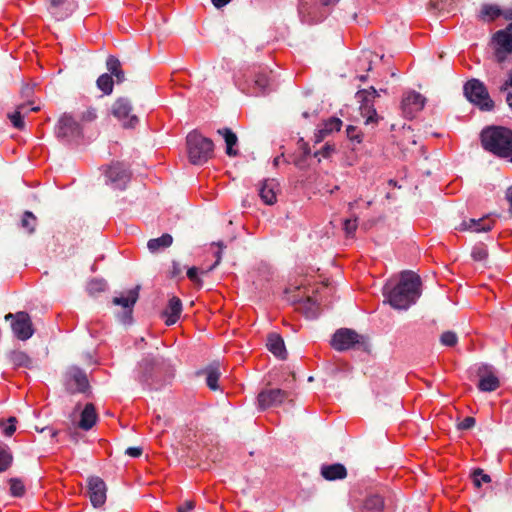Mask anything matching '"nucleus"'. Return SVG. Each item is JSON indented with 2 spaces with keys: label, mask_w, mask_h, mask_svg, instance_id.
I'll return each mask as SVG.
<instances>
[{
  "label": "nucleus",
  "mask_w": 512,
  "mask_h": 512,
  "mask_svg": "<svg viewBox=\"0 0 512 512\" xmlns=\"http://www.w3.org/2000/svg\"><path fill=\"white\" fill-rule=\"evenodd\" d=\"M420 277L412 271L401 273L399 283L388 292L389 304L399 310L409 308L420 297Z\"/></svg>",
  "instance_id": "1"
},
{
  "label": "nucleus",
  "mask_w": 512,
  "mask_h": 512,
  "mask_svg": "<svg viewBox=\"0 0 512 512\" xmlns=\"http://www.w3.org/2000/svg\"><path fill=\"white\" fill-rule=\"evenodd\" d=\"M481 142L485 150L512 162V130L504 127L485 129L481 133Z\"/></svg>",
  "instance_id": "2"
},
{
  "label": "nucleus",
  "mask_w": 512,
  "mask_h": 512,
  "mask_svg": "<svg viewBox=\"0 0 512 512\" xmlns=\"http://www.w3.org/2000/svg\"><path fill=\"white\" fill-rule=\"evenodd\" d=\"M187 153L190 163L203 165L212 158L214 143L211 139L193 131L186 138Z\"/></svg>",
  "instance_id": "3"
},
{
  "label": "nucleus",
  "mask_w": 512,
  "mask_h": 512,
  "mask_svg": "<svg viewBox=\"0 0 512 512\" xmlns=\"http://www.w3.org/2000/svg\"><path fill=\"white\" fill-rule=\"evenodd\" d=\"M464 95L482 111H491L494 108V102L490 98L487 88L478 79H471L466 82L464 85Z\"/></svg>",
  "instance_id": "4"
},
{
  "label": "nucleus",
  "mask_w": 512,
  "mask_h": 512,
  "mask_svg": "<svg viewBox=\"0 0 512 512\" xmlns=\"http://www.w3.org/2000/svg\"><path fill=\"white\" fill-rule=\"evenodd\" d=\"M355 96L360 103V113L365 118V124H377L379 117L374 108V101L380 96L379 91L371 86L368 89L359 90Z\"/></svg>",
  "instance_id": "5"
},
{
  "label": "nucleus",
  "mask_w": 512,
  "mask_h": 512,
  "mask_svg": "<svg viewBox=\"0 0 512 512\" xmlns=\"http://www.w3.org/2000/svg\"><path fill=\"white\" fill-rule=\"evenodd\" d=\"M5 320L10 321L14 336L21 341L30 339L35 332L31 317L27 312L8 313Z\"/></svg>",
  "instance_id": "6"
},
{
  "label": "nucleus",
  "mask_w": 512,
  "mask_h": 512,
  "mask_svg": "<svg viewBox=\"0 0 512 512\" xmlns=\"http://www.w3.org/2000/svg\"><path fill=\"white\" fill-rule=\"evenodd\" d=\"M132 110L131 101L126 97L118 98L111 106V114L122 123L124 128H134L139 121Z\"/></svg>",
  "instance_id": "7"
},
{
  "label": "nucleus",
  "mask_w": 512,
  "mask_h": 512,
  "mask_svg": "<svg viewBox=\"0 0 512 512\" xmlns=\"http://www.w3.org/2000/svg\"><path fill=\"white\" fill-rule=\"evenodd\" d=\"M492 43L497 61H505L507 56L512 53V29L509 28V24L505 29L494 33Z\"/></svg>",
  "instance_id": "8"
},
{
  "label": "nucleus",
  "mask_w": 512,
  "mask_h": 512,
  "mask_svg": "<svg viewBox=\"0 0 512 512\" xmlns=\"http://www.w3.org/2000/svg\"><path fill=\"white\" fill-rule=\"evenodd\" d=\"M362 337L354 330L348 328L338 329L332 339L331 346L337 351L354 348L361 342Z\"/></svg>",
  "instance_id": "9"
},
{
  "label": "nucleus",
  "mask_w": 512,
  "mask_h": 512,
  "mask_svg": "<svg viewBox=\"0 0 512 512\" xmlns=\"http://www.w3.org/2000/svg\"><path fill=\"white\" fill-rule=\"evenodd\" d=\"M56 134L58 138L71 141L82 135V129L72 115L64 113L58 120Z\"/></svg>",
  "instance_id": "10"
},
{
  "label": "nucleus",
  "mask_w": 512,
  "mask_h": 512,
  "mask_svg": "<svg viewBox=\"0 0 512 512\" xmlns=\"http://www.w3.org/2000/svg\"><path fill=\"white\" fill-rule=\"evenodd\" d=\"M65 385L71 393H84L89 388L86 374L77 367H70L65 373Z\"/></svg>",
  "instance_id": "11"
},
{
  "label": "nucleus",
  "mask_w": 512,
  "mask_h": 512,
  "mask_svg": "<svg viewBox=\"0 0 512 512\" xmlns=\"http://www.w3.org/2000/svg\"><path fill=\"white\" fill-rule=\"evenodd\" d=\"M106 177L114 188L124 189L130 180V172L123 163L116 162L107 169Z\"/></svg>",
  "instance_id": "12"
},
{
  "label": "nucleus",
  "mask_w": 512,
  "mask_h": 512,
  "mask_svg": "<svg viewBox=\"0 0 512 512\" xmlns=\"http://www.w3.org/2000/svg\"><path fill=\"white\" fill-rule=\"evenodd\" d=\"M289 394L281 389H267L258 394L257 403L261 410L282 404Z\"/></svg>",
  "instance_id": "13"
},
{
  "label": "nucleus",
  "mask_w": 512,
  "mask_h": 512,
  "mask_svg": "<svg viewBox=\"0 0 512 512\" xmlns=\"http://www.w3.org/2000/svg\"><path fill=\"white\" fill-rule=\"evenodd\" d=\"M140 286H136L133 289L128 290L125 294L114 297L112 303L116 306H121L124 309L123 321H130L133 307L139 298Z\"/></svg>",
  "instance_id": "14"
},
{
  "label": "nucleus",
  "mask_w": 512,
  "mask_h": 512,
  "mask_svg": "<svg viewBox=\"0 0 512 512\" xmlns=\"http://www.w3.org/2000/svg\"><path fill=\"white\" fill-rule=\"evenodd\" d=\"M107 487L105 482L97 476L88 479V494L95 508L101 507L106 501Z\"/></svg>",
  "instance_id": "15"
},
{
  "label": "nucleus",
  "mask_w": 512,
  "mask_h": 512,
  "mask_svg": "<svg viewBox=\"0 0 512 512\" xmlns=\"http://www.w3.org/2000/svg\"><path fill=\"white\" fill-rule=\"evenodd\" d=\"M425 105V98L415 91L407 93L401 102V109L403 114L412 118L414 115L423 109Z\"/></svg>",
  "instance_id": "16"
},
{
  "label": "nucleus",
  "mask_w": 512,
  "mask_h": 512,
  "mask_svg": "<svg viewBox=\"0 0 512 512\" xmlns=\"http://www.w3.org/2000/svg\"><path fill=\"white\" fill-rule=\"evenodd\" d=\"M494 221L491 220L488 216L482 217L480 219H469L463 221L460 226V231H471V232H487L490 231L493 227Z\"/></svg>",
  "instance_id": "17"
},
{
  "label": "nucleus",
  "mask_w": 512,
  "mask_h": 512,
  "mask_svg": "<svg viewBox=\"0 0 512 512\" xmlns=\"http://www.w3.org/2000/svg\"><path fill=\"white\" fill-rule=\"evenodd\" d=\"M278 191V182L275 179H267L263 181L259 188V196L265 204L273 205L277 201Z\"/></svg>",
  "instance_id": "18"
},
{
  "label": "nucleus",
  "mask_w": 512,
  "mask_h": 512,
  "mask_svg": "<svg viewBox=\"0 0 512 512\" xmlns=\"http://www.w3.org/2000/svg\"><path fill=\"white\" fill-rule=\"evenodd\" d=\"M182 313V302L178 297L173 296L170 298L166 309L162 312V317L165 319V324L170 326L175 324Z\"/></svg>",
  "instance_id": "19"
},
{
  "label": "nucleus",
  "mask_w": 512,
  "mask_h": 512,
  "mask_svg": "<svg viewBox=\"0 0 512 512\" xmlns=\"http://www.w3.org/2000/svg\"><path fill=\"white\" fill-rule=\"evenodd\" d=\"M266 346L275 357L282 360L287 358L284 340L279 334L270 333L267 337Z\"/></svg>",
  "instance_id": "20"
},
{
  "label": "nucleus",
  "mask_w": 512,
  "mask_h": 512,
  "mask_svg": "<svg viewBox=\"0 0 512 512\" xmlns=\"http://www.w3.org/2000/svg\"><path fill=\"white\" fill-rule=\"evenodd\" d=\"M321 475L328 481L340 480L347 476V470L345 466L340 463L323 465L321 467Z\"/></svg>",
  "instance_id": "21"
},
{
  "label": "nucleus",
  "mask_w": 512,
  "mask_h": 512,
  "mask_svg": "<svg viewBox=\"0 0 512 512\" xmlns=\"http://www.w3.org/2000/svg\"><path fill=\"white\" fill-rule=\"evenodd\" d=\"M98 415L95 406L92 403H87L81 413L79 427L85 431L90 430L96 423Z\"/></svg>",
  "instance_id": "22"
},
{
  "label": "nucleus",
  "mask_w": 512,
  "mask_h": 512,
  "mask_svg": "<svg viewBox=\"0 0 512 512\" xmlns=\"http://www.w3.org/2000/svg\"><path fill=\"white\" fill-rule=\"evenodd\" d=\"M505 10L495 4H483L478 13V19L483 22H492L500 16L504 17Z\"/></svg>",
  "instance_id": "23"
},
{
  "label": "nucleus",
  "mask_w": 512,
  "mask_h": 512,
  "mask_svg": "<svg viewBox=\"0 0 512 512\" xmlns=\"http://www.w3.org/2000/svg\"><path fill=\"white\" fill-rule=\"evenodd\" d=\"M271 78L269 72L266 70L259 71L255 74L253 79V88L256 90V94H266L272 90Z\"/></svg>",
  "instance_id": "24"
},
{
  "label": "nucleus",
  "mask_w": 512,
  "mask_h": 512,
  "mask_svg": "<svg viewBox=\"0 0 512 512\" xmlns=\"http://www.w3.org/2000/svg\"><path fill=\"white\" fill-rule=\"evenodd\" d=\"M7 359L9 363L15 367H24V368H32L33 361L32 359L24 352L20 350H13L7 354Z\"/></svg>",
  "instance_id": "25"
},
{
  "label": "nucleus",
  "mask_w": 512,
  "mask_h": 512,
  "mask_svg": "<svg viewBox=\"0 0 512 512\" xmlns=\"http://www.w3.org/2000/svg\"><path fill=\"white\" fill-rule=\"evenodd\" d=\"M173 243V237L165 233L162 236L154 239H150L147 243V248L151 253H157L165 248H168Z\"/></svg>",
  "instance_id": "26"
},
{
  "label": "nucleus",
  "mask_w": 512,
  "mask_h": 512,
  "mask_svg": "<svg viewBox=\"0 0 512 512\" xmlns=\"http://www.w3.org/2000/svg\"><path fill=\"white\" fill-rule=\"evenodd\" d=\"M218 133L222 135L225 140L227 155L231 157L236 156L238 154V151L233 148L238 142L236 134L229 128L219 129Z\"/></svg>",
  "instance_id": "27"
},
{
  "label": "nucleus",
  "mask_w": 512,
  "mask_h": 512,
  "mask_svg": "<svg viewBox=\"0 0 512 512\" xmlns=\"http://www.w3.org/2000/svg\"><path fill=\"white\" fill-rule=\"evenodd\" d=\"M500 386V381L493 373H487L480 376L478 388L483 392L495 391Z\"/></svg>",
  "instance_id": "28"
},
{
  "label": "nucleus",
  "mask_w": 512,
  "mask_h": 512,
  "mask_svg": "<svg viewBox=\"0 0 512 512\" xmlns=\"http://www.w3.org/2000/svg\"><path fill=\"white\" fill-rule=\"evenodd\" d=\"M298 309L306 316L308 319H315L318 317L320 310L319 305L310 297L305 300L299 302Z\"/></svg>",
  "instance_id": "29"
},
{
  "label": "nucleus",
  "mask_w": 512,
  "mask_h": 512,
  "mask_svg": "<svg viewBox=\"0 0 512 512\" xmlns=\"http://www.w3.org/2000/svg\"><path fill=\"white\" fill-rule=\"evenodd\" d=\"M106 67L109 71V75L114 76L118 83L125 80V73L121 69V62L115 56H109L106 60Z\"/></svg>",
  "instance_id": "30"
},
{
  "label": "nucleus",
  "mask_w": 512,
  "mask_h": 512,
  "mask_svg": "<svg viewBox=\"0 0 512 512\" xmlns=\"http://www.w3.org/2000/svg\"><path fill=\"white\" fill-rule=\"evenodd\" d=\"M206 372V384L211 390L218 389V380L220 377V372L218 367L211 365L207 367Z\"/></svg>",
  "instance_id": "31"
},
{
  "label": "nucleus",
  "mask_w": 512,
  "mask_h": 512,
  "mask_svg": "<svg viewBox=\"0 0 512 512\" xmlns=\"http://www.w3.org/2000/svg\"><path fill=\"white\" fill-rule=\"evenodd\" d=\"M384 507L383 498L379 495H371L364 502V509L373 512H379Z\"/></svg>",
  "instance_id": "32"
},
{
  "label": "nucleus",
  "mask_w": 512,
  "mask_h": 512,
  "mask_svg": "<svg viewBox=\"0 0 512 512\" xmlns=\"http://www.w3.org/2000/svg\"><path fill=\"white\" fill-rule=\"evenodd\" d=\"M26 108V104H21L19 106H17V109L8 115L11 123L13 124V126L17 129H23L24 126H25V123H24V114H23V111L25 110Z\"/></svg>",
  "instance_id": "33"
},
{
  "label": "nucleus",
  "mask_w": 512,
  "mask_h": 512,
  "mask_svg": "<svg viewBox=\"0 0 512 512\" xmlns=\"http://www.w3.org/2000/svg\"><path fill=\"white\" fill-rule=\"evenodd\" d=\"M97 87L106 95H109L113 91V78L111 75L105 73L98 77Z\"/></svg>",
  "instance_id": "34"
},
{
  "label": "nucleus",
  "mask_w": 512,
  "mask_h": 512,
  "mask_svg": "<svg viewBox=\"0 0 512 512\" xmlns=\"http://www.w3.org/2000/svg\"><path fill=\"white\" fill-rule=\"evenodd\" d=\"M8 483L10 486V494L13 497H22L25 494V485L20 478H10Z\"/></svg>",
  "instance_id": "35"
},
{
  "label": "nucleus",
  "mask_w": 512,
  "mask_h": 512,
  "mask_svg": "<svg viewBox=\"0 0 512 512\" xmlns=\"http://www.w3.org/2000/svg\"><path fill=\"white\" fill-rule=\"evenodd\" d=\"M36 223H37V218L35 217V215L32 212L26 211L23 214V217L21 220V226L24 229H26L28 233L31 234L35 231Z\"/></svg>",
  "instance_id": "36"
},
{
  "label": "nucleus",
  "mask_w": 512,
  "mask_h": 512,
  "mask_svg": "<svg viewBox=\"0 0 512 512\" xmlns=\"http://www.w3.org/2000/svg\"><path fill=\"white\" fill-rule=\"evenodd\" d=\"M13 456L11 452L0 446V473L6 471L12 464Z\"/></svg>",
  "instance_id": "37"
},
{
  "label": "nucleus",
  "mask_w": 512,
  "mask_h": 512,
  "mask_svg": "<svg viewBox=\"0 0 512 512\" xmlns=\"http://www.w3.org/2000/svg\"><path fill=\"white\" fill-rule=\"evenodd\" d=\"M471 256L475 261H485L488 257L487 248L483 244H479L473 247Z\"/></svg>",
  "instance_id": "38"
},
{
  "label": "nucleus",
  "mask_w": 512,
  "mask_h": 512,
  "mask_svg": "<svg viewBox=\"0 0 512 512\" xmlns=\"http://www.w3.org/2000/svg\"><path fill=\"white\" fill-rule=\"evenodd\" d=\"M342 122L338 118H331L324 124V128L320 130V133L329 134L333 131H339L341 129Z\"/></svg>",
  "instance_id": "39"
},
{
  "label": "nucleus",
  "mask_w": 512,
  "mask_h": 512,
  "mask_svg": "<svg viewBox=\"0 0 512 512\" xmlns=\"http://www.w3.org/2000/svg\"><path fill=\"white\" fill-rule=\"evenodd\" d=\"M7 422L8 425H5L4 421L0 420V427L3 428V434L7 437H10L16 431L17 419L15 417H9Z\"/></svg>",
  "instance_id": "40"
},
{
  "label": "nucleus",
  "mask_w": 512,
  "mask_h": 512,
  "mask_svg": "<svg viewBox=\"0 0 512 512\" xmlns=\"http://www.w3.org/2000/svg\"><path fill=\"white\" fill-rule=\"evenodd\" d=\"M440 341H441L442 345L452 347V346L456 345V343L458 341V337H457L456 333H454L452 331H446V332L442 333V335L440 337Z\"/></svg>",
  "instance_id": "41"
},
{
  "label": "nucleus",
  "mask_w": 512,
  "mask_h": 512,
  "mask_svg": "<svg viewBox=\"0 0 512 512\" xmlns=\"http://www.w3.org/2000/svg\"><path fill=\"white\" fill-rule=\"evenodd\" d=\"M473 481L476 487H480L481 483H489L491 478L488 474H485L482 469H476L473 472Z\"/></svg>",
  "instance_id": "42"
},
{
  "label": "nucleus",
  "mask_w": 512,
  "mask_h": 512,
  "mask_svg": "<svg viewBox=\"0 0 512 512\" xmlns=\"http://www.w3.org/2000/svg\"><path fill=\"white\" fill-rule=\"evenodd\" d=\"M358 227L357 218L354 219H346L344 221V231L348 236H351L355 233Z\"/></svg>",
  "instance_id": "43"
},
{
  "label": "nucleus",
  "mask_w": 512,
  "mask_h": 512,
  "mask_svg": "<svg viewBox=\"0 0 512 512\" xmlns=\"http://www.w3.org/2000/svg\"><path fill=\"white\" fill-rule=\"evenodd\" d=\"M96 118H97V112H96L95 108H88L81 115V121L85 122V123L92 122Z\"/></svg>",
  "instance_id": "44"
},
{
  "label": "nucleus",
  "mask_w": 512,
  "mask_h": 512,
  "mask_svg": "<svg viewBox=\"0 0 512 512\" xmlns=\"http://www.w3.org/2000/svg\"><path fill=\"white\" fill-rule=\"evenodd\" d=\"M107 284L102 280H93L89 283V290L91 292H101L104 291Z\"/></svg>",
  "instance_id": "45"
},
{
  "label": "nucleus",
  "mask_w": 512,
  "mask_h": 512,
  "mask_svg": "<svg viewBox=\"0 0 512 512\" xmlns=\"http://www.w3.org/2000/svg\"><path fill=\"white\" fill-rule=\"evenodd\" d=\"M475 425V419L473 417H466L458 424V429L467 430Z\"/></svg>",
  "instance_id": "46"
},
{
  "label": "nucleus",
  "mask_w": 512,
  "mask_h": 512,
  "mask_svg": "<svg viewBox=\"0 0 512 512\" xmlns=\"http://www.w3.org/2000/svg\"><path fill=\"white\" fill-rule=\"evenodd\" d=\"M187 277L197 283V284H201V280L200 278L198 277V269L196 267H191L188 269L187 271Z\"/></svg>",
  "instance_id": "47"
},
{
  "label": "nucleus",
  "mask_w": 512,
  "mask_h": 512,
  "mask_svg": "<svg viewBox=\"0 0 512 512\" xmlns=\"http://www.w3.org/2000/svg\"><path fill=\"white\" fill-rule=\"evenodd\" d=\"M332 152H334V146L327 143L320 151L315 153V156L321 155L322 157L327 158Z\"/></svg>",
  "instance_id": "48"
},
{
  "label": "nucleus",
  "mask_w": 512,
  "mask_h": 512,
  "mask_svg": "<svg viewBox=\"0 0 512 512\" xmlns=\"http://www.w3.org/2000/svg\"><path fill=\"white\" fill-rule=\"evenodd\" d=\"M195 503L193 501H185L182 506H179L177 512H190L194 509Z\"/></svg>",
  "instance_id": "49"
},
{
  "label": "nucleus",
  "mask_w": 512,
  "mask_h": 512,
  "mask_svg": "<svg viewBox=\"0 0 512 512\" xmlns=\"http://www.w3.org/2000/svg\"><path fill=\"white\" fill-rule=\"evenodd\" d=\"M125 453L131 457H139L142 454L141 447H129L126 449Z\"/></svg>",
  "instance_id": "50"
},
{
  "label": "nucleus",
  "mask_w": 512,
  "mask_h": 512,
  "mask_svg": "<svg viewBox=\"0 0 512 512\" xmlns=\"http://www.w3.org/2000/svg\"><path fill=\"white\" fill-rule=\"evenodd\" d=\"M217 246L220 248V250L216 253V261L215 263L210 267L209 270L214 269L221 261L222 258V250L224 248V244L222 242H218Z\"/></svg>",
  "instance_id": "51"
},
{
  "label": "nucleus",
  "mask_w": 512,
  "mask_h": 512,
  "mask_svg": "<svg viewBox=\"0 0 512 512\" xmlns=\"http://www.w3.org/2000/svg\"><path fill=\"white\" fill-rule=\"evenodd\" d=\"M509 87H512V69L508 72L507 79L505 80V82L500 87V91H505Z\"/></svg>",
  "instance_id": "52"
},
{
  "label": "nucleus",
  "mask_w": 512,
  "mask_h": 512,
  "mask_svg": "<svg viewBox=\"0 0 512 512\" xmlns=\"http://www.w3.org/2000/svg\"><path fill=\"white\" fill-rule=\"evenodd\" d=\"M347 135L350 139H356L358 142L361 141L358 135L356 134V128L354 126H349L347 128Z\"/></svg>",
  "instance_id": "53"
},
{
  "label": "nucleus",
  "mask_w": 512,
  "mask_h": 512,
  "mask_svg": "<svg viewBox=\"0 0 512 512\" xmlns=\"http://www.w3.org/2000/svg\"><path fill=\"white\" fill-rule=\"evenodd\" d=\"M181 272H182V269L180 267V264L177 262H173L172 271H171L172 276L176 277V276L180 275Z\"/></svg>",
  "instance_id": "54"
},
{
  "label": "nucleus",
  "mask_w": 512,
  "mask_h": 512,
  "mask_svg": "<svg viewBox=\"0 0 512 512\" xmlns=\"http://www.w3.org/2000/svg\"><path fill=\"white\" fill-rule=\"evenodd\" d=\"M506 199H507V200H508V202H509V205H510V207H509V213H510V215H511V217H512V186H511V187H509V188L507 189V191H506Z\"/></svg>",
  "instance_id": "55"
},
{
  "label": "nucleus",
  "mask_w": 512,
  "mask_h": 512,
  "mask_svg": "<svg viewBox=\"0 0 512 512\" xmlns=\"http://www.w3.org/2000/svg\"><path fill=\"white\" fill-rule=\"evenodd\" d=\"M216 8H221L228 4L231 0H211Z\"/></svg>",
  "instance_id": "56"
},
{
  "label": "nucleus",
  "mask_w": 512,
  "mask_h": 512,
  "mask_svg": "<svg viewBox=\"0 0 512 512\" xmlns=\"http://www.w3.org/2000/svg\"><path fill=\"white\" fill-rule=\"evenodd\" d=\"M504 18L506 20H512V6L508 9H505Z\"/></svg>",
  "instance_id": "57"
},
{
  "label": "nucleus",
  "mask_w": 512,
  "mask_h": 512,
  "mask_svg": "<svg viewBox=\"0 0 512 512\" xmlns=\"http://www.w3.org/2000/svg\"><path fill=\"white\" fill-rule=\"evenodd\" d=\"M65 2V0H50V3L53 7H59Z\"/></svg>",
  "instance_id": "58"
},
{
  "label": "nucleus",
  "mask_w": 512,
  "mask_h": 512,
  "mask_svg": "<svg viewBox=\"0 0 512 512\" xmlns=\"http://www.w3.org/2000/svg\"><path fill=\"white\" fill-rule=\"evenodd\" d=\"M339 0H321L322 4L323 5H334L338 2Z\"/></svg>",
  "instance_id": "59"
},
{
  "label": "nucleus",
  "mask_w": 512,
  "mask_h": 512,
  "mask_svg": "<svg viewBox=\"0 0 512 512\" xmlns=\"http://www.w3.org/2000/svg\"><path fill=\"white\" fill-rule=\"evenodd\" d=\"M506 102L510 108H512V93H509L506 97Z\"/></svg>",
  "instance_id": "60"
},
{
  "label": "nucleus",
  "mask_w": 512,
  "mask_h": 512,
  "mask_svg": "<svg viewBox=\"0 0 512 512\" xmlns=\"http://www.w3.org/2000/svg\"><path fill=\"white\" fill-rule=\"evenodd\" d=\"M327 134H324V133H320V131L318 132V134H316V141L317 142H320L324 136H326Z\"/></svg>",
  "instance_id": "61"
},
{
  "label": "nucleus",
  "mask_w": 512,
  "mask_h": 512,
  "mask_svg": "<svg viewBox=\"0 0 512 512\" xmlns=\"http://www.w3.org/2000/svg\"><path fill=\"white\" fill-rule=\"evenodd\" d=\"M31 90H32V89H31L30 87H28V86H27V87H25V88L23 89L22 93L28 96V95H29V93L31 92Z\"/></svg>",
  "instance_id": "62"
},
{
  "label": "nucleus",
  "mask_w": 512,
  "mask_h": 512,
  "mask_svg": "<svg viewBox=\"0 0 512 512\" xmlns=\"http://www.w3.org/2000/svg\"><path fill=\"white\" fill-rule=\"evenodd\" d=\"M358 78H359L360 81L365 82L367 80L368 76L367 75H360Z\"/></svg>",
  "instance_id": "63"
},
{
  "label": "nucleus",
  "mask_w": 512,
  "mask_h": 512,
  "mask_svg": "<svg viewBox=\"0 0 512 512\" xmlns=\"http://www.w3.org/2000/svg\"><path fill=\"white\" fill-rule=\"evenodd\" d=\"M160 421H161V417H160V415H157L155 418L154 424H159Z\"/></svg>",
  "instance_id": "64"
}]
</instances>
